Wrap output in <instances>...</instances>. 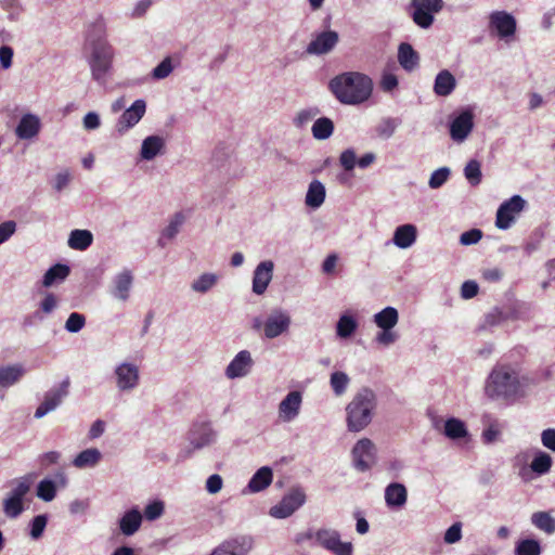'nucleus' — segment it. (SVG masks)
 I'll return each instance as SVG.
<instances>
[{
	"label": "nucleus",
	"instance_id": "16",
	"mask_svg": "<svg viewBox=\"0 0 555 555\" xmlns=\"http://www.w3.org/2000/svg\"><path fill=\"white\" fill-rule=\"evenodd\" d=\"M291 317L287 312L276 309L273 310L263 324V335L273 339L286 333L291 326Z\"/></svg>",
	"mask_w": 555,
	"mask_h": 555
},
{
	"label": "nucleus",
	"instance_id": "42",
	"mask_svg": "<svg viewBox=\"0 0 555 555\" xmlns=\"http://www.w3.org/2000/svg\"><path fill=\"white\" fill-rule=\"evenodd\" d=\"M311 131L314 139L326 140L333 134L334 124L330 118L321 117L313 122Z\"/></svg>",
	"mask_w": 555,
	"mask_h": 555
},
{
	"label": "nucleus",
	"instance_id": "29",
	"mask_svg": "<svg viewBox=\"0 0 555 555\" xmlns=\"http://www.w3.org/2000/svg\"><path fill=\"white\" fill-rule=\"evenodd\" d=\"M40 130V119L33 114L24 115L15 130L16 135L22 140H29L36 137Z\"/></svg>",
	"mask_w": 555,
	"mask_h": 555
},
{
	"label": "nucleus",
	"instance_id": "46",
	"mask_svg": "<svg viewBox=\"0 0 555 555\" xmlns=\"http://www.w3.org/2000/svg\"><path fill=\"white\" fill-rule=\"evenodd\" d=\"M464 177L472 186H477L481 183L482 172L481 165L477 159H470L464 167Z\"/></svg>",
	"mask_w": 555,
	"mask_h": 555
},
{
	"label": "nucleus",
	"instance_id": "26",
	"mask_svg": "<svg viewBox=\"0 0 555 555\" xmlns=\"http://www.w3.org/2000/svg\"><path fill=\"white\" fill-rule=\"evenodd\" d=\"M417 238V228L412 223L398 225L393 232L392 243L401 248H410Z\"/></svg>",
	"mask_w": 555,
	"mask_h": 555
},
{
	"label": "nucleus",
	"instance_id": "44",
	"mask_svg": "<svg viewBox=\"0 0 555 555\" xmlns=\"http://www.w3.org/2000/svg\"><path fill=\"white\" fill-rule=\"evenodd\" d=\"M514 552L515 555H540L542 548L538 540L526 538L516 543Z\"/></svg>",
	"mask_w": 555,
	"mask_h": 555
},
{
	"label": "nucleus",
	"instance_id": "27",
	"mask_svg": "<svg viewBox=\"0 0 555 555\" xmlns=\"http://www.w3.org/2000/svg\"><path fill=\"white\" fill-rule=\"evenodd\" d=\"M398 323V311L393 307L384 308V347L395 344L400 335L393 331L395 325Z\"/></svg>",
	"mask_w": 555,
	"mask_h": 555
},
{
	"label": "nucleus",
	"instance_id": "30",
	"mask_svg": "<svg viewBox=\"0 0 555 555\" xmlns=\"http://www.w3.org/2000/svg\"><path fill=\"white\" fill-rule=\"evenodd\" d=\"M142 514L138 507L127 511L119 519V529L124 535H133L141 527Z\"/></svg>",
	"mask_w": 555,
	"mask_h": 555
},
{
	"label": "nucleus",
	"instance_id": "64",
	"mask_svg": "<svg viewBox=\"0 0 555 555\" xmlns=\"http://www.w3.org/2000/svg\"><path fill=\"white\" fill-rule=\"evenodd\" d=\"M479 291V286L475 281L468 280L465 281L461 286V296L464 299L474 298Z\"/></svg>",
	"mask_w": 555,
	"mask_h": 555
},
{
	"label": "nucleus",
	"instance_id": "25",
	"mask_svg": "<svg viewBox=\"0 0 555 555\" xmlns=\"http://www.w3.org/2000/svg\"><path fill=\"white\" fill-rule=\"evenodd\" d=\"M490 26L496 29L501 38H506L515 34L516 20L505 11H495L490 15Z\"/></svg>",
	"mask_w": 555,
	"mask_h": 555
},
{
	"label": "nucleus",
	"instance_id": "7",
	"mask_svg": "<svg viewBox=\"0 0 555 555\" xmlns=\"http://www.w3.org/2000/svg\"><path fill=\"white\" fill-rule=\"evenodd\" d=\"M474 129V113L464 108L449 118V134L453 142L463 143Z\"/></svg>",
	"mask_w": 555,
	"mask_h": 555
},
{
	"label": "nucleus",
	"instance_id": "37",
	"mask_svg": "<svg viewBox=\"0 0 555 555\" xmlns=\"http://www.w3.org/2000/svg\"><path fill=\"white\" fill-rule=\"evenodd\" d=\"M102 459V453L96 448H90L81 451L73 461L77 468L94 467Z\"/></svg>",
	"mask_w": 555,
	"mask_h": 555
},
{
	"label": "nucleus",
	"instance_id": "53",
	"mask_svg": "<svg viewBox=\"0 0 555 555\" xmlns=\"http://www.w3.org/2000/svg\"><path fill=\"white\" fill-rule=\"evenodd\" d=\"M86 325V318L83 314L78 312H73L69 314L65 322V330L68 333H78L80 332Z\"/></svg>",
	"mask_w": 555,
	"mask_h": 555
},
{
	"label": "nucleus",
	"instance_id": "45",
	"mask_svg": "<svg viewBox=\"0 0 555 555\" xmlns=\"http://www.w3.org/2000/svg\"><path fill=\"white\" fill-rule=\"evenodd\" d=\"M358 323L349 314H343L336 324V334L340 338L350 337L357 330Z\"/></svg>",
	"mask_w": 555,
	"mask_h": 555
},
{
	"label": "nucleus",
	"instance_id": "61",
	"mask_svg": "<svg viewBox=\"0 0 555 555\" xmlns=\"http://www.w3.org/2000/svg\"><path fill=\"white\" fill-rule=\"evenodd\" d=\"M57 307V298L54 294L48 293L39 304V309L46 314L52 313Z\"/></svg>",
	"mask_w": 555,
	"mask_h": 555
},
{
	"label": "nucleus",
	"instance_id": "54",
	"mask_svg": "<svg viewBox=\"0 0 555 555\" xmlns=\"http://www.w3.org/2000/svg\"><path fill=\"white\" fill-rule=\"evenodd\" d=\"M72 181V173L69 169H63L55 175L52 180V188L56 192H62L65 188L69 185Z\"/></svg>",
	"mask_w": 555,
	"mask_h": 555
},
{
	"label": "nucleus",
	"instance_id": "11",
	"mask_svg": "<svg viewBox=\"0 0 555 555\" xmlns=\"http://www.w3.org/2000/svg\"><path fill=\"white\" fill-rule=\"evenodd\" d=\"M253 547L250 535H236L222 541L209 555H249Z\"/></svg>",
	"mask_w": 555,
	"mask_h": 555
},
{
	"label": "nucleus",
	"instance_id": "21",
	"mask_svg": "<svg viewBox=\"0 0 555 555\" xmlns=\"http://www.w3.org/2000/svg\"><path fill=\"white\" fill-rule=\"evenodd\" d=\"M386 506L392 512H401L408 502V489L401 482H390L384 489Z\"/></svg>",
	"mask_w": 555,
	"mask_h": 555
},
{
	"label": "nucleus",
	"instance_id": "17",
	"mask_svg": "<svg viewBox=\"0 0 555 555\" xmlns=\"http://www.w3.org/2000/svg\"><path fill=\"white\" fill-rule=\"evenodd\" d=\"M377 159L378 155L373 152H369L360 157H357L356 151L353 149H346L339 155V164L347 172H351L356 167H359L360 169H366L375 164Z\"/></svg>",
	"mask_w": 555,
	"mask_h": 555
},
{
	"label": "nucleus",
	"instance_id": "2",
	"mask_svg": "<svg viewBox=\"0 0 555 555\" xmlns=\"http://www.w3.org/2000/svg\"><path fill=\"white\" fill-rule=\"evenodd\" d=\"M328 87L340 103L348 105L360 104L366 101L372 93L371 79L356 72L335 76L331 79Z\"/></svg>",
	"mask_w": 555,
	"mask_h": 555
},
{
	"label": "nucleus",
	"instance_id": "56",
	"mask_svg": "<svg viewBox=\"0 0 555 555\" xmlns=\"http://www.w3.org/2000/svg\"><path fill=\"white\" fill-rule=\"evenodd\" d=\"M164 503L162 501H153L144 508V516L147 520L153 521L158 519L164 514Z\"/></svg>",
	"mask_w": 555,
	"mask_h": 555
},
{
	"label": "nucleus",
	"instance_id": "20",
	"mask_svg": "<svg viewBox=\"0 0 555 555\" xmlns=\"http://www.w3.org/2000/svg\"><path fill=\"white\" fill-rule=\"evenodd\" d=\"M216 440V431L207 422L195 423L189 431V441L194 450L210 446Z\"/></svg>",
	"mask_w": 555,
	"mask_h": 555
},
{
	"label": "nucleus",
	"instance_id": "57",
	"mask_svg": "<svg viewBox=\"0 0 555 555\" xmlns=\"http://www.w3.org/2000/svg\"><path fill=\"white\" fill-rule=\"evenodd\" d=\"M48 518L46 515H37L30 522V537L35 540L39 539L47 526Z\"/></svg>",
	"mask_w": 555,
	"mask_h": 555
},
{
	"label": "nucleus",
	"instance_id": "48",
	"mask_svg": "<svg viewBox=\"0 0 555 555\" xmlns=\"http://www.w3.org/2000/svg\"><path fill=\"white\" fill-rule=\"evenodd\" d=\"M56 495V483L52 479H43L37 486V496L44 501L51 502Z\"/></svg>",
	"mask_w": 555,
	"mask_h": 555
},
{
	"label": "nucleus",
	"instance_id": "1",
	"mask_svg": "<svg viewBox=\"0 0 555 555\" xmlns=\"http://www.w3.org/2000/svg\"><path fill=\"white\" fill-rule=\"evenodd\" d=\"M529 378L517 364L496 363L488 375L485 393L492 400L515 402L526 393Z\"/></svg>",
	"mask_w": 555,
	"mask_h": 555
},
{
	"label": "nucleus",
	"instance_id": "8",
	"mask_svg": "<svg viewBox=\"0 0 555 555\" xmlns=\"http://www.w3.org/2000/svg\"><path fill=\"white\" fill-rule=\"evenodd\" d=\"M443 8V0H412V18L421 28H429L434 23V14Z\"/></svg>",
	"mask_w": 555,
	"mask_h": 555
},
{
	"label": "nucleus",
	"instance_id": "38",
	"mask_svg": "<svg viewBox=\"0 0 555 555\" xmlns=\"http://www.w3.org/2000/svg\"><path fill=\"white\" fill-rule=\"evenodd\" d=\"M70 272V269L66 264L56 263L52 266L43 275L42 284L46 287H50L56 282L64 281Z\"/></svg>",
	"mask_w": 555,
	"mask_h": 555
},
{
	"label": "nucleus",
	"instance_id": "49",
	"mask_svg": "<svg viewBox=\"0 0 555 555\" xmlns=\"http://www.w3.org/2000/svg\"><path fill=\"white\" fill-rule=\"evenodd\" d=\"M544 235V230L542 228H537L530 233L528 240L524 244V251L527 256H531L540 248Z\"/></svg>",
	"mask_w": 555,
	"mask_h": 555
},
{
	"label": "nucleus",
	"instance_id": "28",
	"mask_svg": "<svg viewBox=\"0 0 555 555\" xmlns=\"http://www.w3.org/2000/svg\"><path fill=\"white\" fill-rule=\"evenodd\" d=\"M165 150V139L159 135L146 137L141 145L140 156L143 160H153Z\"/></svg>",
	"mask_w": 555,
	"mask_h": 555
},
{
	"label": "nucleus",
	"instance_id": "35",
	"mask_svg": "<svg viewBox=\"0 0 555 555\" xmlns=\"http://www.w3.org/2000/svg\"><path fill=\"white\" fill-rule=\"evenodd\" d=\"M398 62L406 72H412L418 66L420 55L408 42H402L398 48Z\"/></svg>",
	"mask_w": 555,
	"mask_h": 555
},
{
	"label": "nucleus",
	"instance_id": "33",
	"mask_svg": "<svg viewBox=\"0 0 555 555\" xmlns=\"http://www.w3.org/2000/svg\"><path fill=\"white\" fill-rule=\"evenodd\" d=\"M272 479V469L269 466H262L253 475L246 490L250 493L260 492L271 485Z\"/></svg>",
	"mask_w": 555,
	"mask_h": 555
},
{
	"label": "nucleus",
	"instance_id": "52",
	"mask_svg": "<svg viewBox=\"0 0 555 555\" xmlns=\"http://www.w3.org/2000/svg\"><path fill=\"white\" fill-rule=\"evenodd\" d=\"M175 66L170 56L165 57L151 73L155 80L167 78L173 70Z\"/></svg>",
	"mask_w": 555,
	"mask_h": 555
},
{
	"label": "nucleus",
	"instance_id": "4",
	"mask_svg": "<svg viewBox=\"0 0 555 555\" xmlns=\"http://www.w3.org/2000/svg\"><path fill=\"white\" fill-rule=\"evenodd\" d=\"M90 44L91 55L89 57V65L92 77L99 83H104L114 59L113 47L102 38L90 40Z\"/></svg>",
	"mask_w": 555,
	"mask_h": 555
},
{
	"label": "nucleus",
	"instance_id": "59",
	"mask_svg": "<svg viewBox=\"0 0 555 555\" xmlns=\"http://www.w3.org/2000/svg\"><path fill=\"white\" fill-rule=\"evenodd\" d=\"M462 539V524L460 521L451 525L444 532L443 540L447 544H454Z\"/></svg>",
	"mask_w": 555,
	"mask_h": 555
},
{
	"label": "nucleus",
	"instance_id": "23",
	"mask_svg": "<svg viewBox=\"0 0 555 555\" xmlns=\"http://www.w3.org/2000/svg\"><path fill=\"white\" fill-rule=\"evenodd\" d=\"M133 284V274L131 270L124 269L118 272L112 280L111 294L120 301H127Z\"/></svg>",
	"mask_w": 555,
	"mask_h": 555
},
{
	"label": "nucleus",
	"instance_id": "9",
	"mask_svg": "<svg viewBox=\"0 0 555 555\" xmlns=\"http://www.w3.org/2000/svg\"><path fill=\"white\" fill-rule=\"evenodd\" d=\"M526 205V201L520 195H513L509 199L504 201L498 208L495 225L500 230H507L515 221V217Z\"/></svg>",
	"mask_w": 555,
	"mask_h": 555
},
{
	"label": "nucleus",
	"instance_id": "50",
	"mask_svg": "<svg viewBox=\"0 0 555 555\" xmlns=\"http://www.w3.org/2000/svg\"><path fill=\"white\" fill-rule=\"evenodd\" d=\"M349 377L344 372H334L331 375V387L336 396H341L346 392L349 385Z\"/></svg>",
	"mask_w": 555,
	"mask_h": 555
},
{
	"label": "nucleus",
	"instance_id": "3",
	"mask_svg": "<svg viewBox=\"0 0 555 555\" xmlns=\"http://www.w3.org/2000/svg\"><path fill=\"white\" fill-rule=\"evenodd\" d=\"M375 405L373 391L361 389L346 406L347 429L351 433L363 430L372 421Z\"/></svg>",
	"mask_w": 555,
	"mask_h": 555
},
{
	"label": "nucleus",
	"instance_id": "5",
	"mask_svg": "<svg viewBox=\"0 0 555 555\" xmlns=\"http://www.w3.org/2000/svg\"><path fill=\"white\" fill-rule=\"evenodd\" d=\"M306 538L313 540V544L325 548L334 555H352L353 546L351 542H343L340 534L334 529H318L317 531H309Z\"/></svg>",
	"mask_w": 555,
	"mask_h": 555
},
{
	"label": "nucleus",
	"instance_id": "6",
	"mask_svg": "<svg viewBox=\"0 0 555 555\" xmlns=\"http://www.w3.org/2000/svg\"><path fill=\"white\" fill-rule=\"evenodd\" d=\"M33 480V475H26L13 481L14 488L3 500V513L8 518H17L24 512V498L29 492Z\"/></svg>",
	"mask_w": 555,
	"mask_h": 555
},
{
	"label": "nucleus",
	"instance_id": "63",
	"mask_svg": "<svg viewBox=\"0 0 555 555\" xmlns=\"http://www.w3.org/2000/svg\"><path fill=\"white\" fill-rule=\"evenodd\" d=\"M541 443L545 449L555 452V428H546L542 430Z\"/></svg>",
	"mask_w": 555,
	"mask_h": 555
},
{
	"label": "nucleus",
	"instance_id": "60",
	"mask_svg": "<svg viewBox=\"0 0 555 555\" xmlns=\"http://www.w3.org/2000/svg\"><path fill=\"white\" fill-rule=\"evenodd\" d=\"M482 238V231L480 229H472L465 231L460 236V243L465 246L477 244Z\"/></svg>",
	"mask_w": 555,
	"mask_h": 555
},
{
	"label": "nucleus",
	"instance_id": "13",
	"mask_svg": "<svg viewBox=\"0 0 555 555\" xmlns=\"http://www.w3.org/2000/svg\"><path fill=\"white\" fill-rule=\"evenodd\" d=\"M305 493L299 489H295L286 494L280 503L272 506L269 514L279 519L287 518L305 503Z\"/></svg>",
	"mask_w": 555,
	"mask_h": 555
},
{
	"label": "nucleus",
	"instance_id": "15",
	"mask_svg": "<svg viewBox=\"0 0 555 555\" xmlns=\"http://www.w3.org/2000/svg\"><path fill=\"white\" fill-rule=\"evenodd\" d=\"M339 35L335 30H324L314 35L308 43L306 52L310 55H323L330 53L338 43Z\"/></svg>",
	"mask_w": 555,
	"mask_h": 555
},
{
	"label": "nucleus",
	"instance_id": "10",
	"mask_svg": "<svg viewBox=\"0 0 555 555\" xmlns=\"http://www.w3.org/2000/svg\"><path fill=\"white\" fill-rule=\"evenodd\" d=\"M376 451L370 439H360L351 451L354 467L359 472L369 470L376 462Z\"/></svg>",
	"mask_w": 555,
	"mask_h": 555
},
{
	"label": "nucleus",
	"instance_id": "12",
	"mask_svg": "<svg viewBox=\"0 0 555 555\" xmlns=\"http://www.w3.org/2000/svg\"><path fill=\"white\" fill-rule=\"evenodd\" d=\"M114 375L116 387L120 391H132L139 386L140 371L134 363L122 362L118 364L114 370Z\"/></svg>",
	"mask_w": 555,
	"mask_h": 555
},
{
	"label": "nucleus",
	"instance_id": "40",
	"mask_svg": "<svg viewBox=\"0 0 555 555\" xmlns=\"http://www.w3.org/2000/svg\"><path fill=\"white\" fill-rule=\"evenodd\" d=\"M531 524L546 534L555 533V518L548 512H535L531 515Z\"/></svg>",
	"mask_w": 555,
	"mask_h": 555
},
{
	"label": "nucleus",
	"instance_id": "24",
	"mask_svg": "<svg viewBox=\"0 0 555 555\" xmlns=\"http://www.w3.org/2000/svg\"><path fill=\"white\" fill-rule=\"evenodd\" d=\"M274 263L272 260H264L258 263L253 274V292L257 295H262L272 278H273Z\"/></svg>",
	"mask_w": 555,
	"mask_h": 555
},
{
	"label": "nucleus",
	"instance_id": "58",
	"mask_svg": "<svg viewBox=\"0 0 555 555\" xmlns=\"http://www.w3.org/2000/svg\"><path fill=\"white\" fill-rule=\"evenodd\" d=\"M320 111L315 107L306 108L298 112L294 119V124L297 127H304L319 115Z\"/></svg>",
	"mask_w": 555,
	"mask_h": 555
},
{
	"label": "nucleus",
	"instance_id": "39",
	"mask_svg": "<svg viewBox=\"0 0 555 555\" xmlns=\"http://www.w3.org/2000/svg\"><path fill=\"white\" fill-rule=\"evenodd\" d=\"M552 464V456L545 451L538 450L530 463V468L538 475H545L551 470Z\"/></svg>",
	"mask_w": 555,
	"mask_h": 555
},
{
	"label": "nucleus",
	"instance_id": "31",
	"mask_svg": "<svg viewBox=\"0 0 555 555\" xmlns=\"http://www.w3.org/2000/svg\"><path fill=\"white\" fill-rule=\"evenodd\" d=\"M326 197V189L319 180H312L309 185L305 197V204L311 209L320 208Z\"/></svg>",
	"mask_w": 555,
	"mask_h": 555
},
{
	"label": "nucleus",
	"instance_id": "32",
	"mask_svg": "<svg viewBox=\"0 0 555 555\" xmlns=\"http://www.w3.org/2000/svg\"><path fill=\"white\" fill-rule=\"evenodd\" d=\"M25 373L26 370L21 363L0 366V387L9 388L17 384Z\"/></svg>",
	"mask_w": 555,
	"mask_h": 555
},
{
	"label": "nucleus",
	"instance_id": "47",
	"mask_svg": "<svg viewBox=\"0 0 555 555\" xmlns=\"http://www.w3.org/2000/svg\"><path fill=\"white\" fill-rule=\"evenodd\" d=\"M217 280L218 278L216 274L204 273L192 282L191 288L196 293L205 294L216 285Z\"/></svg>",
	"mask_w": 555,
	"mask_h": 555
},
{
	"label": "nucleus",
	"instance_id": "62",
	"mask_svg": "<svg viewBox=\"0 0 555 555\" xmlns=\"http://www.w3.org/2000/svg\"><path fill=\"white\" fill-rule=\"evenodd\" d=\"M500 434H501V430H500L498 424L495 422L490 424V426L482 431L481 438H482L483 443H486V444L493 443L494 441H496Z\"/></svg>",
	"mask_w": 555,
	"mask_h": 555
},
{
	"label": "nucleus",
	"instance_id": "18",
	"mask_svg": "<svg viewBox=\"0 0 555 555\" xmlns=\"http://www.w3.org/2000/svg\"><path fill=\"white\" fill-rule=\"evenodd\" d=\"M253 365L251 353L248 350H241L225 367L224 375L229 379L245 377L251 371Z\"/></svg>",
	"mask_w": 555,
	"mask_h": 555
},
{
	"label": "nucleus",
	"instance_id": "43",
	"mask_svg": "<svg viewBox=\"0 0 555 555\" xmlns=\"http://www.w3.org/2000/svg\"><path fill=\"white\" fill-rule=\"evenodd\" d=\"M184 222V216L182 212H177L169 221L168 225L163 230L162 236L158 241L159 245L165 246L164 240H173L180 231L181 225Z\"/></svg>",
	"mask_w": 555,
	"mask_h": 555
},
{
	"label": "nucleus",
	"instance_id": "51",
	"mask_svg": "<svg viewBox=\"0 0 555 555\" xmlns=\"http://www.w3.org/2000/svg\"><path fill=\"white\" fill-rule=\"evenodd\" d=\"M451 170L449 167H440L431 172L428 185L430 189L436 190L441 188L450 178Z\"/></svg>",
	"mask_w": 555,
	"mask_h": 555
},
{
	"label": "nucleus",
	"instance_id": "14",
	"mask_svg": "<svg viewBox=\"0 0 555 555\" xmlns=\"http://www.w3.org/2000/svg\"><path fill=\"white\" fill-rule=\"evenodd\" d=\"M69 385V377H66L57 388L50 389L46 392L43 401L35 412V417L41 418L49 412L55 410L61 404L62 400L68 395Z\"/></svg>",
	"mask_w": 555,
	"mask_h": 555
},
{
	"label": "nucleus",
	"instance_id": "34",
	"mask_svg": "<svg viewBox=\"0 0 555 555\" xmlns=\"http://www.w3.org/2000/svg\"><path fill=\"white\" fill-rule=\"evenodd\" d=\"M456 87L455 77L448 69L440 70L434 82V92L438 96H448L450 95Z\"/></svg>",
	"mask_w": 555,
	"mask_h": 555
},
{
	"label": "nucleus",
	"instance_id": "55",
	"mask_svg": "<svg viewBox=\"0 0 555 555\" xmlns=\"http://www.w3.org/2000/svg\"><path fill=\"white\" fill-rule=\"evenodd\" d=\"M505 320L504 313L499 308H494L485 315L482 328H491L500 325Z\"/></svg>",
	"mask_w": 555,
	"mask_h": 555
},
{
	"label": "nucleus",
	"instance_id": "36",
	"mask_svg": "<svg viewBox=\"0 0 555 555\" xmlns=\"http://www.w3.org/2000/svg\"><path fill=\"white\" fill-rule=\"evenodd\" d=\"M93 235L89 230L76 229L69 233L68 246L75 250H86L91 246Z\"/></svg>",
	"mask_w": 555,
	"mask_h": 555
},
{
	"label": "nucleus",
	"instance_id": "41",
	"mask_svg": "<svg viewBox=\"0 0 555 555\" xmlns=\"http://www.w3.org/2000/svg\"><path fill=\"white\" fill-rule=\"evenodd\" d=\"M443 434L449 439L456 440L466 437L468 431L463 421L450 417L444 423Z\"/></svg>",
	"mask_w": 555,
	"mask_h": 555
},
{
	"label": "nucleus",
	"instance_id": "19",
	"mask_svg": "<svg viewBox=\"0 0 555 555\" xmlns=\"http://www.w3.org/2000/svg\"><path fill=\"white\" fill-rule=\"evenodd\" d=\"M146 104L144 100H137L119 117L116 124L118 133L124 134L130 128L134 127L144 116Z\"/></svg>",
	"mask_w": 555,
	"mask_h": 555
},
{
	"label": "nucleus",
	"instance_id": "22",
	"mask_svg": "<svg viewBox=\"0 0 555 555\" xmlns=\"http://www.w3.org/2000/svg\"><path fill=\"white\" fill-rule=\"evenodd\" d=\"M301 404V392L297 390L288 392L279 404V418L284 423L293 422L299 415Z\"/></svg>",
	"mask_w": 555,
	"mask_h": 555
}]
</instances>
